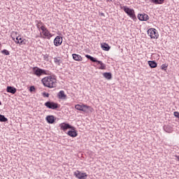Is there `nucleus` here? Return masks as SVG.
Returning a JSON list of instances; mask_svg holds the SVG:
<instances>
[{
    "mask_svg": "<svg viewBox=\"0 0 179 179\" xmlns=\"http://www.w3.org/2000/svg\"><path fill=\"white\" fill-rule=\"evenodd\" d=\"M41 82L45 87H49V89L57 87V78L54 76L44 77Z\"/></svg>",
    "mask_w": 179,
    "mask_h": 179,
    "instance_id": "f257e3e1",
    "label": "nucleus"
},
{
    "mask_svg": "<svg viewBox=\"0 0 179 179\" xmlns=\"http://www.w3.org/2000/svg\"><path fill=\"white\" fill-rule=\"evenodd\" d=\"M17 32L16 31H13L11 33V38H13V41H15V43L16 44H19L20 45H26V39H24L22 38L21 36H17Z\"/></svg>",
    "mask_w": 179,
    "mask_h": 179,
    "instance_id": "f03ea898",
    "label": "nucleus"
},
{
    "mask_svg": "<svg viewBox=\"0 0 179 179\" xmlns=\"http://www.w3.org/2000/svg\"><path fill=\"white\" fill-rule=\"evenodd\" d=\"M76 110H78V111H83V113H93L94 111V109L92 108V106H89L85 104H77L75 106Z\"/></svg>",
    "mask_w": 179,
    "mask_h": 179,
    "instance_id": "7ed1b4c3",
    "label": "nucleus"
},
{
    "mask_svg": "<svg viewBox=\"0 0 179 179\" xmlns=\"http://www.w3.org/2000/svg\"><path fill=\"white\" fill-rule=\"evenodd\" d=\"M121 9L129 16L133 20H136V15H135V10L134 9L129 8L127 6H121Z\"/></svg>",
    "mask_w": 179,
    "mask_h": 179,
    "instance_id": "20e7f679",
    "label": "nucleus"
},
{
    "mask_svg": "<svg viewBox=\"0 0 179 179\" xmlns=\"http://www.w3.org/2000/svg\"><path fill=\"white\" fill-rule=\"evenodd\" d=\"M40 36L42 38H47L50 40L52 37V34L48 30V29L44 28L40 31Z\"/></svg>",
    "mask_w": 179,
    "mask_h": 179,
    "instance_id": "39448f33",
    "label": "nucleus"
},
{
    "mask_svg": "<svg viewBox=\"0 0 179 179\" xmlns=\"http://www.w3.org/2000/svg\"><path fill=\"white\" fill-rule=\"evenodd\" d=\"M32 71L34 72V74H35L36 76H38V78H40V76H41L42 75H48V71L44 69H40L37 66L34 67L32 69Z\"/></svg>",
    "mask_w": 179,
    "mask_h": 179,
    "instance_id": "423d86ee",
    "label": "nucleus"
},
{
    "mask_svg": "<svg viewBox=\"0 0 179 179\" xmlns=\"http://www.w3.org/2000/svg\"><path fill=\"white\" fill-rule=\"evenodd\" d=\"M85 57L88 59H90V61H92V62H97L100 65V67L99 68V69H101V70L106 69V64L104 63H103V62L99 61V60H97L96 58H94L89 55H86Z\"/></svg>",
    "mask_w": 179,
    "mask_h": 179,
    "instance_id": "0eeeda50",
    "label": "nucleus"
},
{
    "mask_svg": "<svg viewBox=\"0 0 179 179\" xmlns=\"http://www.w3.org/2000/svg\"><path fill=\"white\" fill-rule=\"evenodd\" d=\"M148 35L150 36V38L157 39L159 38V32L157 29L155 28H150L148 30Z\"/></svg>",
    "mask_w": 179,
    "mask_h": 179,
    "instance_id": "6e6552de",
    "label": "nucleus"
},
{
    "mask_svg": "<svg viewBox=\"0 0 179 179\" xmlns=\"http://www.w3.org/2000/svg\"><path fill=\"white\" fill-rule=\"evenodd\" d=\"M45 106L51 110H57V108H59V105L55 102L48 101L45 103Z\"/></svg>",
    "mask_w": 179,
    "mask_h": 179,
    "instance_id": "1a4fd4ad",
    "label": "nucleus"
},
{
    "mask_svg": "<svg viewBox=\"0 0 179 179\" xmlns=\"http://www.w3.org/2000/svg\"><path fill=\"white\" fill-rule=\"evenodd\" d=\"M74 176L76 178L78 179H87V173H83L80 171H76L74 172Z\"/></svg>",
    "mask_w": 179,
    "mask_h": 179,
    "instance_id": "9d476101",
    "label": "nucleus"
},
{
    "mask_svg": "<svg viewBox=\"0 0 179 179\" xmlns=\"http://www.w3.org/2000/svg\"><path fill=\"white\" fill-rule=\"evenodd\" d=\"M62 41H63L62 37L57 36L54 39V41H53L54 45H55V47H59V45L62 44Z\"/></svg>",
    "mask_w": 179,
    "mask_h": 179,
    "instance_id": "9b49d317",
    "label": "nucleus"
},
{
    "mask_svg": "<svg viewBox=\"0 0 179 179\" xmlns=\"http://www.w3.org/2000/svg\"><path fill=\"white\" fill-rule=\"evenodd\" d=\"M138 19L141 22H146L147 20H149V15H148V14L145 13L138 14Z\"/></svg>",
    "mask_w": 179,
    "mask_h": 179,
    "instance_id": "f8f14e48",
    "label": "nucleus"
},
{
    "mask_svg": "<svg viewBox=\"0 0 179 179\" xmlns=\"http://www.w3.org/2000/svg\"><path fill=\"white\" fill-rule=\"evenodd\" d=\"M36 27L39 31H41L42 30L46 28L44 23H43V22L41 21H36Z\"/></svg>",
    "mask_w": 179,
    "mask_h": 179,
    "instance_id": "ddd939ff",
    "label": "nucleus"
},
{
    "mask_svg": "<svg viewBox=\"0 0 179 179\" xmlns=\"http://www.w3.org/2000/svg\"><path fill=\"white\" fill-rule=\"evenodd\" d=\"M57 97L60 100H66V95L65 94V91L61 90L60 92H58L57 94Z\"/></svg>",
    "mask_w": 179,
    "mask_h": 179,
    "instance_id": "4468645a",
    "label": "nucleus"
},
{
    "mask_svg": "<svg viewBox=\"0 0 179 179\" xmlns=\"http://www.w3.org/2000/svg\"><path fill=\"white\" fill-rule=\"evenodd\" d=\"M61 129L66 131V129H72V127L69 124L62 123L59 124Z\"/></svg>",
    "mask_w": 179,
    "mask_h": 179,
    "instance_id": "2eb2a0df",
    "label": "nucleus"
},
{
    "mask_svg": "<svg viewBox=\"0 0 179 179\" xmlns=\"http://www.w3.org/2000/svg\"><path fill=\"white\" fill-rule=\"evenodd\" d=\"M72 57H73V59H74V61H78V62L83 61V58H82V56H80V55L73 54Z\"/></svg>",
    "mask_w": 179,
    "mask_h": 179,
    "instance_id": "dca6fc26",
    "label": "nucleus"
},
{
    "mask_svg": "<svg viewBox=\"0 0 179 179\" xmlns=\"http://www.w3.org/2000/svg\"><path fill=\"white\" fill-rule=\"evenodd\" d=\"M45 120L48 121V124H54V122H55V117L52 115L47 116Z\"/></svg>",
    "mask_w": 179,
    "mask_h": 179,
    "instance_id": "f3484780",
    "label": "nucleus"
},
{
    "mask_svg": "<svg viewBox=\"0 0 179 179\" xmlns=\"http://www.w3.org/2000/svg\"><path fill=\"white\" fill-rule=\"evenodd\" d=\"M102 50H103V51H110V48H111L110 47V45L108 43H102L101 45Z\"/></svg>",
    "mask_w": 179,
    "mask_h": 179,
    "instance_id": "a211bd4d",
    "label": "nucleus"
},
{
    "mask_svg": "<svg viewBox=\"0 0 179 179\" xmlns=\"http://www.w3.org/2000/svg\"><path fill=\"white\" fill-rule=\"evenodd\" d=\"M67 135L71 136V138H76V136H78V132H76V130L69 131Z\"/></svg>",
    "mask_w": 179,
    "mask_h": 179,
    "instance_id": "6ab92c4d",
    "label": "nucleus"
},
{
    "mask_svg": "<svg viewBox=\"0 0 179 179\" xmlns=\"http://www.w3.org/2000/svg\"><path fill=\"white\" fill-rule=\"evenodd\" d=\"M7 92L8 93H12V94H15L16 93V88L13 87H7Z\"/></svg>",
    "mask_w": 179,
    "mask_h": 179,
    "instance_id": "aec40b11",
    "label": "nucleus"
},
{
    "mask_svg": "<svg viewBox=\"0 0 179 179\" xmlns=\"http://www.w3.org/2000/svg\"><path fill=\"white\" fill-rule=\"evenodd\" d=\"M164 1L166 0H150L152 3H155V5H163L164 3Z\"/></svg>",
    "mask_w": 179,
    "mask_h": 179,
    "instance_id": "412c9836",
    "label": "nucleus"
},
{
    "mask_svg": "<svg viewBox=\"0 0 179 179\" xmlns=\"http://www.w3.org/2000/svg\"><path fill=\"white\" fill-rule=\"evenodd\" d=\"M148 65H150V68H157V63L155 61H149Z\"/></svg>",
    "mask_w": 179,
    "mask_h": 179,
    "instance_id": "4be33fe9",
    "label": "nucleus"
},
{
    "mask_svg": "<svg viewBox=\"0 0 179 179\" xmlns=\"http://www.w3.org/2000/svg\"><path fill=\"white\" fill-rule=\"evenodd\" d=\"M103 76L104 78H106V79H108V80L111 79L112 78L110 73H104Z\"/></svg>",
    "mask_w": 179,
    "mask_h": 179,
    "instance_id": "5701e85b",
    "label": "nucleus"
},
{
    "mask_svg": "<svg viewBox=\"0 0 179 179\" xmlns=\"http://www.w3.org/2000/svg\"><path fill=\"white\" fill-rule=\"evenodd\" d=\"M0 121L1 122H6V121H8V119L5 117V116L0 115Z\"/></svg>",
    "mask_w": 179,
    "mask_h": 179,
    "instance_id": "b1692460",
    "label": "nucleus"
},
{
    "mask_svg": "<svg viewBox=\"0 0 179 179\" xmlns=\"http://www.w3.org/2000/svg\"><path fill=\"white\" fill-rule=\"evenodd\" d=\"M169 65L167 64H164L161 66V69L162 71H167V68H168Z\"/></svg>",
    "mask_w": 179,
    "mask_h": 179,
    "instance_id": "393cba45",
    "label": "nucleus"
},
{
    "mask_svg": "<svg viewBox=\"0 0 179 179\" xmlns=\"http://www.w3.org/2000/svg\"><path fill=\"white\" fill-rule=\"evenodd\" d=\"M1 54H4V55H9V51L4 49L1 51Z\"/></svg>",
    "mask_w": 179,
    "mask_h": 179,
    "instance_id": "a878e982",
    "label": "nucleus"
},
{
    "mask_svg": "<svg viewBox=\"0 0 179 179\" xmlns=\"http://www.w3.org/2000/svg\"><path fill=\"white\" fill-rule=\"evenodd\" d=\"M42 95L43 96V97H50V94L47 92H43Z\"/></svg>",
    "mask_w": 179,
    "mask_h": 179,
    "instance_id": "bb28decb",
    "label": "nucleus"
},
{
    "mask_svg": "<svg viewBox=\"0 0 179 179\" xmlns=\"http://www.w3.org/2000/svg\"><path fill=\"white\" fill-rule=\"evenodd\" d=\"M48 55H45L44 56H43V59L45 60V61H48Z\"/></svg>",
    "mask_w": 179,
    "mask_h": 179,
    "instance_id": "cd10ccee",
    "label": "nucleus"
},
{
    "mask_svg": "<svg viewBox=\"0 0 179 179\" xmlns=\"http://www.w3.org/2000/svg\"><path fill=\"white\" fill-rule=\"evenodd\" d=\"M36 90V87L34 86H31L29 89V92H34Z\"/></svg>",
    "mask_w": 179,
    "mask_h": 179,
    "instance_id": "c85d7f7f",
    "label": "nucleus"
},
{
    "mask_svg": "<svg viewBox=\"0 0 179 179\" xmlns=\"http://www.w3.org/2000/svg\"><path fill=\"white\" fill-rule=\"evenodd\" d=\"M173 115H175L176 118H179V112H174Z\"/></svg>",
    "mask_w": 179,
    "mask_h": 179,
    "instance_id": "c756f323",
    "label": "nucleus"
},
{
    "mask_svg": "<svg viewBox=\"0 0 179 179\" xmlns=\"http://www.w3.org/2000/svg\"><path fill=\"white\" fill-rule=\"evenodd\" d=\"M55 64L59 63V59L55 58Z\"/></svg>",
    "mask_w": 179,
    "mask_h": 179,
    "instance_id": "7c9ffc66",
    "label": "nucleus"
},
{
    "mask_svg": "<svg viewBox=\"0 0 179 179\" xmlns=\"http://www.w3.org/2000/svg\"><path fill=\"white\" fill-rule=\"evenodd\" d=\"M101 16H104V13H101Z\"/></svg>",
    "mask_w": 179,
    "mask_h": 179,
    "instance_id": "2f4dec72",
    "label": "nucleus"
},
{
    "mask_svg": "<svg viewBox=\"0 0 179 179\" xmlns=\"http://www.w3.org/2000/svg\"><path fill=\"white\" fill-rule=\"evenodd\" d=\"M1 47H2V45H1V43H0V48H1Z\"/></svg>",
    "mask_w": 179,
    "mask_h": 179,
    "instance_id": "473e14b6",
    "label": "nucleus"
},
{
    "mask_svg": "<svg viewBox=\"0 0 179 179\" xmlns=\"http://www.w3.org/2000/svg\"><path fill=\"white\" fill-rule=\"evenodd\" d=\"M145 2H148V0H144Z\"/></svg>",
    "mask_w": 179,
    "mask_h": 179,
    "instance_id": "72a5a7b5",
    "label": "nucleus"
},
{
    "mask_svg": "<svg viewBox=\"0 0 179 179\" xmlns=\"http://www.w3.org/2000/svg\"><path fill=\"white\" fill-rule=\"evenodd\" d=\"M1 104H2V103H1V101H0V106H1Z\"/></svg>",
    "mask_w": 179,
    "mask_h": 179,
    "instance_id": "f704fd0d",
    "label": "nucleus"
}]
</instances>
